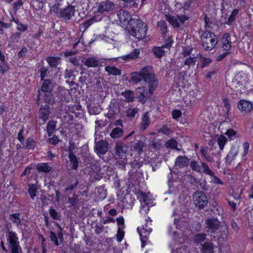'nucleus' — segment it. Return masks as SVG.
<instances>
[{"instance_id": "aec40b11", "label": "nucleus", "mask_w": 253, "mask_h": 253, "mask_svg": "<svg viewBox=\"0 0 253 253\" xmlns=\"http://www.w3.org/2000/svg\"><path fill=\"white\" fill-rule=\"evenodd\" d=\"M82 62L88 67H96L99 65V61L96 57H91L85 60H82Z\"/></svg>"}, {"instance_id": "6e6d98bb", "label": "nucleus", "mask_w": 253, "mask_h": 253, "mask_svg": "<svg viewBox=\"0 0 253 253\" xmlns=\"http://www.w3.org/2000/svg\"><path fill=\"white\" fill-rule=\"evenodd\" d=\"M40 73L41 80L42 81L45 80L44 78L47 76V75L49 73L48 68L42 66L41 68Z\"/></svg>"}, {"instance_id": "1a4fd4ad", "label": "nucleus", "mask_w": 253, "mask_h": 253, "mask_svg": "<svg viewBox=\"0 0 253 253\" xmlns=\"http://www.w3.org/2000/svg\"><path fill=\"white\" fill-rule=\"evenodd\" d=\"M237 107L242 112L249 113L253 110V103L252 102L242 99L237 103Z\"/></svg>"}, {"instance_id": "a19ab883", "label": "nucleus", "mask_w": 253, "mask_h": 253, "mask_svg": "<svg viewBox=\"0 0 253 253\" xmlns=\"http://www.w3.org/2000/svg\"><path fill=\"white\" fill-rule=\"evenodd\" d=\"M197 58L196 56L188 57L185 60V61L183 63V66L187 65L188 66V68H189V67L191 66H193L195 65V64L197 62Z\"/></svg>"}, {"instance_id": "8fccbe9b", "label": "nucleus", "mask_w": 253, "mask_h": 253, "mask_svg": "<svg viewBox=\"0 0 253 253\" xmlns=\"http://www.w3.org/2000/svg\"><path fill=\"white\" fill-rule=\"evenodd\" d=\"M109 108L110 109L109 110L108 113L106 114L105 116H107V118L111 119L113 118L116 115V106L114 104L113 105H110Z\"/></svg>"}, {"instance_id": "09e8293b", "label": "nucleus", "mask_w": 253, "mask_h": 253, "mask_svg": "<svg viewBox=\"0 0 253 253\" xmlns=\"http://www.w3.org/2000/svg\"><path fill=\"white\" fill-rule=\"evenodd\" d=\"M217 143L220 150L223 149L224 146L227 141V139L224 136L221 135L217 139Z\"/></svg>"}, {"instance_id": "bf43d9fd", "label": "nucleus", "mask_w": 253, "mask_h": 253, "mask_svg": "<svg viewBox=\"0 0 253 253\" xmlns=\"http://www.w3.org/2000/svg\"><path fill=\"white\" fill-rule=\"evenodd\" d=\"M149 146L153 149L158 150L161 148V144L160 142L156 141L155 139H153L149 143Z\"/></svg>"}, {"instance_id": "39448f33", "label": "nucleus", "mask_w": 253, "mask_h": 253, "mask_svg": "<svg viewBox=\"0 0 253 253\" xmlns=\"http://www.w3.org/2000/svg\"><path fill=\"white\" fill-rule=\"evenodd\" d=\"M192 197L194 206L198 210L203 209L208 204V198L203 191H196Z\"/></svg>"}, {"instance_id": "9b49d317", "label": "nucleus", "mask_w": 253, "mask_h": 253, "mask_svg": "<svg viewBox=\"0 0 253 253\" xmlns=\"http://www.w3.org/2000/svg\"><path fill=\"white\" fill-rule=\"evenodd\" d=\"M109 142L106 140L95 141V150L97 154L104 155L108 150Z\"/></svg>"}, {"instance_id": "ddd939ff", "label": "nucleus", "mask_w": 253, "mask_h": 253, "mask_svg": "<svg viewBox=\"0 0 253 253\" xmlns=\"http://www.w3.org/2000/svg\"><path fill=\"white\" fill-rule=\"evenodd\" d=\"M136 94L138 101L143 104H145L148 98L147 89L144 86L138 87L136 89Z\"/></svg>"}, {"instance_id": "f8f14e48", "label": "nucleus", "mask_w": 253, "mask_h": 253, "mask_svg": "<svg viewBox=\"0 0 253 253\" xmlns=\"http://www.w3.org/2000/svg\"><path fill=\"white\" fill-rule=\"evenodd\" d=\"M127 149L128 147L126 145L121 142H117L115 148V154L119 158L123 159L126 156Z\"/></svg>"}, {"instance_id": "f03ea898", "label": "nucleus", "mask_w": 253, "mask_h": 253, "mask_svg": "<svg viewBox=\"0 0 253 253\" xmlns=\"http://www.w3.org/2000/svg\"><path fill=\"white\" fill-rule=\"evenodd\" d=\"M127 28L129 35L139 41L144 39L146 37L147 26L139 19L131 20Z\"/></svg>"}, {"instance_id": "0eeeda50", "label": "nucleus", "mask_w": 253, "mask_h": 253, "mask_svg": "<svg viewBox=\"0 0 253 253\" xmlns=\"http://www.w3.org/2000/svg\"><path fill=\"white\" fill-rule=\"evenodd\" d=\"M145 138L142 134L134 135L133 144L131 145V149L133 151L136 152L140 155L143 152V149L145 147Z\"/></svg>"}, {"instance_id": "72a5a7b5", "label": "nucleus", "mask_w": 253, "mask_h": 253, "mask_svg": "<svg viewBox=\"0 0 253 253\" xmlns=\"http://www.w3.org/2000/svg\"><path fill=\"white\" fill-rule=\"evenodd\" d=\"M121 95L125 98L126 102H132L134 100V93L131 90H126L125 92H123Z\"/></svg>"}, {"instance_id": "bb28decb", "label": "nucleus", "mask_w": 253, "mask_h": 253, "mask_svg": "<svg viewBox=\"0 0 253 253\" xmlns=\"http://www.w3.org/2000/svg\"><path fill=\"white\" fill-rule=\"evenodd\" d=\"M139 53V49L136 48L134 49L132 52H131L129 54L122 56V59L124 60L136 59L138 57Z\"/></svg>"}, {"instance_id": "a211bd4d", "label": "nucleus", "mask_w": 253, "mask_h": 253, "mask_svg": "<svg viewBox=\"0 0 253 253\" xmlns=\"http://www.w3.org/2000/svg\"><path fill=\"white\" fill-rule=\"evenodd\" d=\"M189 159L186 156H178L175 162V166L178 168L187 167L189 165Z\"/></svg>"}, {"instance_id": "5fc2aeb1", "label": "nucleus", "mask_w": 253, "mask_h": 253, "mask_svg": "<svg viewBox=\"0 0 253 253\" xmlns=\"http://www.w3.org/2000/svg\"><path fill=\"white\" fill-rule=\"evenodd\" d=\"M123 159L119 160L117 163V165L118 168L121 170H125L126 166L127 164V160L125 158H123Z\"/></svg>"}, {"instance_id": "c85d7f7f", "label": "nucleus", "mask_w": 253, "mask_h": 253, "mask_svg": "<svg viewBox=\"0 0 253 253\" xmlns=\"http://www.w3.org/2000/svg\"><path fill=\"white\" fill-rule=\"evenodd\" d=\"M209 147L207 146L205 147H202L200 149V153L202 157H203L205 159V160L207 161L208 162H213V158L211 157L209 154Z\"/></svg>"}, {"instance_id": "20e7f679", "label": "nucleus", "mask_w": 253, "mask_h": 253, "mask_svg": "<svg viewBox=\"0 0 253 253\" xmlns=\"http://www.w3.org/2000/svg\"><path fill=\"white\" fill-rule=\"evenodd\" d=\"M201 42L202 47L207 51L213 49L217 43L215 35L209 31L203 32L201 36Z\"/></svg>"}, {"instance_id": "4be33fe9", "label": "nucleus", "mask_w": 253, "mask_h": 253, "mask_svg": "<svg viewBox=\"0 0 253 253\" xmlns=\"http://www.w3.org/2000/svg\"><path fill=\"white\" fill-rule=\"evenodd\" d=\"M68 157L71 164L72 165V169H77L79 166V160L76 155L74 154L72 150L69 151Z\"/></svg>"}, {"instance_id": "a878e982", "label": "nucleus", "mask_w": 253, "mask_h": 253, "mask_svg": "<svg viewBox=\"0 0 253 253\" xmlns=\"http://www.w3.org/2000/svg\"><path fill=\"white\" fill-rule=\"evenodd\" d=\"M201 251L203 253H213V246L211 242H205L201 244Z\"/></svg>"}, {"instance_id": "e2e57ef3", "label": "nucleus", "mask_w": 253, "mask_h": 253, "mask_svg": "<svg viewBox=\"0 0 253 253\" xmlns=\"http://www.w3.org/2000/svg\"><path fill=\"white\" fill-rule=\"evenodd\" d=\"M173 42V41L171 38V37H168V38L166 40L165 44L163 45L162 46L164 48H167L169 49L171 47Z\"/></svg>"}, {"instance_id": "9d476101", "label": "nucleus", "mask_w": 253, "mask_h": 253, "mask_svg": "<svg viewBox=\"0 0 253 253\" xmlns=\"http://www.w3.org/2000/svg\"><path fill=\"white\" fill-rule=\"evenodd\" d=\"M228 238V228L226 225L223 224L218 230V236L212 240L217 241L218 243L226 242Z\"/></svg>"}, {"instance_id": "6ab92c4d", "label": "nucleus", "mask_w": 253, "mask_h": 253, "mask_svg": "<svg viewBox=\"0 0 253 253\" xmlns=\"http://www.w3.org/2000/svg\"><path fill=\"white\" fill-rule=\"evenodd\" d=\"M238 147L235 146L232 147L231 150L225 158V163L228 165H230L236 156L238 154Z\"/></svg>"}, {"instance_id": "473e14b6", "label": "nucleus", "mask_w": 253, "mask_h": 253, "mask_svg": "<svg viewBox=\"0 0 253 253\" xmlns=\"http://www.w3.org/2000/svg\"><path fill=\"white\" fill-rule=\"evenodd\" d=\"M137 230L139 233L140 239L147 240L150 233L152 231V229L151 228H146L142 227L141 229L138 228Z\"/></svg>"}, {"instance_id": "58836bf2", "label": "nucleus", "mask_w": 253, "mask_h": 253, "mask_svg": "<svg viewBox=\"0 0 253 253\" xmlns=\"http://www.w3.org/2000/svg\"><path fill=\"white\" fill-rule=\"evenodd\" d=\"M44 100L46 103L51 105L55 102V97L51 92H46L44 95Z\"/></svg>"}, {"instance_id": "3c124183", "label": "nucleus", "mask_w": 253, "mask_h": 253, "mask_svg": "<svg viewBox=\"0 0 253 253\" xmlns=\"http://www.w3.org/2000/svg\"><path fill=\"white\" fill-rule=\"evenodd\" d=\"M176 145H177V141L173 138L168 140L165 144V146L167 148H170L173 149L176 147Z\"/></svg>"}, {"instance_id": "680f3d73", "label": "nucleus", "mask_w": 253, "mask_h": 253, "mask_svg": "<svg viewBox=\"0 0 253 253\" xmlns=\"http://www.w3.org/2000/svg\"><path fill=\"white\" fill-rule=\"evenodd\" d=\"M138 109H128L126 112V115L128 118H132L134 117L135 114L137 113Z\"/></svg>"}, {"instance_id": "a18cd8bd", "label": "nucleus", "mask_w": 253, "mask_h": 253, "mask_svg": "<svg viewBox=\"0 0 253 253\" xmlns=\"http://www.w3.org/2000/svg\"><path fill=\"white\" fill-rule=\"evenodd\" d=\"M49 7H50V12L51 13H53L56 16L58 17L59 10L60 9L59 8V6H60V4L59 2L56 3L53 5H51V4H49Z\"/></svg>"}, {"instance_id": "49530a36", "label": "nucleus", "mask_w": 253, "mask_h": 253, "mask_svg": "<svg viewBox=\"0 0 253 253\" xmlns=\"http://www.w3.org/2000/svg\"><path fill=\"white\" fill-rule=\"evenodd\" d=\"M239 13V9H234L229 18H228V20L225 22V24L227 25H231L235 20V17Z\"/></svg>"}, {"instance_id": "6e6552de", "label": "nucleus", "mask_w": 253, "mask_h": 253, "mask_svg": "<svg viewBox=\"0 0 253 253\" xmlns=\"http://www.w3.org/2000/svg\"><path fill=\"white\" fill-rule=\"evenodd\" d=\"M75 11V6L68 5L61 10L59 13L58 17L61 18L65 20H69L74 16Z\"/></svg>"}, {"instance_id": "dca6fc26", "label": "nucleus", "mask_w": 253, "mask_h": 253, "mask_svg": "<svg viewBox=\"0 0 253 253\" xmlns=\"http://www.w3.org/2000/svg\"><path fill=\"white\" fill-rule=\"evenodd\" d=\"M117 15L121 23H125L127 22L128 26H129L130 20L133 19L131 18L130 14L128 12L124 10L118 11Z\"/></svg>"}, {"instance_id": "2f4dec72", "label": "nucleus", "mask_w": 253, "mask_h": 253, "mask_svg": "<svg viewBox=\"0 0 253 253\" xmlns=\"http://www.w3.org/2000/svg\"><path fill=\"white\" fill-rule=\"evenodd\" d=\"M87 110L90 115H97L101 111L102 108L99 105H87Z\"/></svg>"}, {"instance_id": "052dcab7", "label": "nucleus", "mask_w": 253, "mask_h": 253, "mask_svg": "<svg viewBox=\"0 0 253 253\" xmlns=\"http://www.w3.org/2000/svg\"><path fill=\"white\" fill-rule=\"evenodd\" d=\"M72 77L73 80L75 79L76 76L73 74V70L66 69L65 70L64 78L65 79H70Z\"/></svg>"}, {"instance_id": "7c9ffc66", "label": "nucleus", "mask_w": 253, "mask_h": 253, "mask_svg": "<svg viewBox=\"0 0 253 253\" xmlns=\"http://www.w3.org/2000/svg\"><path fill=\"white\" fill-rule=\"evenodd\" d=\"M60 58L58 57L50 56L47 57L46 60L51 67H56L59 64Z\"/></svg>"}, {"instance_id": "774afa93", "label": "nucleus", "mask_w": 253, "mask_h": 253, "mask_svg": "<svg viewBox=\"0 0 253 253\" xmlns=\"http://www.w3.org/2000/svg\"><path fill=\"white\" fill-rule=\"evenodd\" d=\"M59 141L60 140L58 138L57 136L55 135H53L52 137L49 138L47 140V142L54 145L57 144Z\"/></svg>"}, {"instance_id": "4c0bfd02", "label": "nucleus", "mask_w": 253, "mask_h": 253, "mask_svg": "<svg viewBox=\"0 0 253 253\" xmlns=\"http://www.w3.org/2000/svg\"><path fill=\"white\" fill-rule=\"evenodd\" d=\"M201 168L202 169V170H201L202 172L210 176H213L214 172L210 169L207 163L201 162Z\"/></svg>"}, {"instance_id": "79ce46f5", "label": "nucleus", "mask_w": 253, "mask_h": 253, "mask_svg": "<svg viewBox=\"0 0 253 253\" xmlns=\"http://www.w3.org/2000/svg\"><path fill=\"white\" fill-rule=\"evenodd\" d=\"M28 193L30 196L31 198L33 200L36 196L37 192V187L36 184H29Z\"/></svg>"}, {"instance_id": "ea45409f", "label": "nucleus", "mask_w": 253, "mask_h": 253, "mask_svg": "<svg viewBox=\"0 0 253 253\" xmlns=\"http://www.w3.org/2000/svg\"><path fill=\"white\" fill-rule=\"evenodd\" d=\"M192 1L191 0H185L183 3L177 2L176 5L179 8L182 9L184 12L185 10H188L191 6Z\"/></svg>"}, {"instance_id": "de8ad7c7", "label": "nucleus", "mask_w": 253, "mask_h": 253, "mask_svg": "<svg viewBox=\"0 0 253 253\" xmlns=\"http://www.w3.org/2000/svg\"><path fill=\"white\" fill-rule=\"evenodd\" d=\"M189 164L192 170L199 173H202L201 169V165L200 166L197 161L193 160L190 162Z\"/></svg>"}, {"instance_id": "c03bdc74", "label": "nucleus", "mask_w": 253, "mask_h": 253, "mask_svg": "<svg viewBox=\"0 0 253 253\" xmlns=\"http://www.w3.org/2000/svg\"><path fill=\"white\" fill-rule=\"evenodd\" d=\"M158 26L160 28L162 34L165 36L166 33L168 32V26L167 23L163 20H161L158 22Z\"/></svg>"}, {"instance_id": "338daca9", "label": "nucleus", "mask_w": 253, "mask_h": 253, "mask_svg": "<svg viewBox=\"0 0 253 253\" xmlns=\"http://www.w3.org/2000/svg\"><path fill=\"white\" fill-rule=\"evenodd\" d=\"M124 236V232L122 231L121 226H118V233L117 235V241L121 242Z\"/></svg>"}, {"instance_id": "0e129e2a", "label": "nucleus", "mask_w": 253, "mask_h": 253, "mask_svg": "<svg viewBox=\"0 0 253 253\" xmlns=\"http://www.w3.org/2000/svg\"><path fill=\"white\" fill-rule=\"evenodd\" d=\"M193 49V48L192 47H183L182 54L184 57H187L188 56L189 57L190 55L192 53Z\"/></svg>"}, {"instance_id": "b1692460", "label": "nucleus", "mask_w": 253, "mask_h": 253, "mask_svg": "<svg viewBox=\"0 0 253 253\" xmlns=\"http://www.w3.org/2000/svg\"><path fill=\"white\" fill-rule=\"evenodd\" d=\"M151 120L148 116V112H145L143 114L142 118V122L140 124V129L144 131L149 126Z\"/></svg>"}, {"instance_id": "f704fd0d", "label": "nucleus", "mask_w": 253, "mask_h": 253, "mask_svg": "<svg viewBox=\"0 0 253 253\" xmlns=\"http://www.w3.org/2000/svg\"><path fill=\"white\" fill-rule=\"evenodd\" d=\"M37 145V142L32 137H29L27 139L26 144L23 146L25 149H32L34 150Z\"/></svg>"}, {"instance_id": "69168bd1", "label": "nucleus", "mask_w": 253, "mask_h": 253, "mask_svg": "<svg viewBox=\"0 0 253 253\" xmlns=\"http://www.w3.org/2000/svg\"><path fill=\"white\" fill-rule=\"evenodd\" d=\"M78 202V196L76 194H74L72 197L68 199V202L73 206L76 205Z\"/></svg>"}, {"instance_id": "5701e85b", "label": "nucleus", "mask_w": 253, "mask_h": 253, "mask_svg": "<svg viewBox=\"0 0 253 253\" xmlns=\"http://www.w3.org/2000/svg\"><path fill=\"white\" fill-rule=\"evenodd\" d=\"M56 124L57 121L52 120L47 123L46 131L49 137H50L53 133L56 130Z\"/></svg>"}, {"instance_id": "2eb2a0df", "label": "nucleus", "mask_w": 253, "mask_h": 253, "mask_svg": "<svg viewBox=\"0 0 253 253\" xmlns=\"http://www.w3.org/2000/svg\"><path fill=\"white\" fill-rule=\"evenodd\" d=\"M50 107L47 105H41L39 109V118L45 122L49 118L50 114Z\"/></svg>"}, {"instance_id": "13d9d810", "label": "nucleus", "mask_w": 253, "mask_h": 253, "mask_svg": "<svg viewBox=\"0 0 253 253\" xmlns=\"http://www.w3.org/2000/svg\"><path fill=\"white\" fill-rule=\"evenodd\" d=\"M223 102L224 103V107L225 108V114L224 115L225 117L228 116L230 109V105L228 99L226 98H223Z\"/></svg>"}, {"instance_id": "cd10ccee", "label": "nucleus", "mask_w": 253, "mask_h": 253, "mask_svg": "<svg viewBox=\"0 0 253 253\" xmlns=\"http://www.w3.org/2000/svg\"><path fill=\"white\" fill-rule=\"evenodd\" d=\"M7 241L10 246L19 243L16 234L12 231H8Z\"/></svg>"}, {"instance_id": "f3484780", "label": "nucleus", "mask_w": 253, "mask_h": 253, "mask_svg": "<svg viewBox=\"0 0 253 253\" xmlns=\"http://www.w3.org/2000/svg\"><path fill=\"white\" fill-rule=\"evenodd\" d=\"M43 83L41 87V91L44 92H51L54 88V83L51 80H42Z\"/></svg>"}, {"instance_id": "393cba45", "label": "nucleus", "mask_w": 253, "mask_h": 253, "mask_svg": "<svg viewBox=\"0 0 253 253\" xmlns=\"http://www.w3.org/2000/svg\"><path fill=\"white\" fill-rule=\"evenodd\" d=\"M9 219L13 224H16L17 227L21 225L22 219L21 218V214L19 212L10 214Z\"/></svg>"}, {"instance_id": "423d86ee", "label": "nucleus", "mask_w": 253, "mask_h": 253, "mask_svg": "<svg viewBox=\"0 0 253 253\" xmlns=\"http://www.w3.org/2000/svg\"><path fill=\"white\" fill-rule=\"evenodd\" d=\"M166 20L174 28H178L181 24H183L185 21L189 19V17L186 15L173 16L170 14L166 15Z\"/></svg>"}, {"instance_id": "c9c22d12", "label": "nucleus", "mask_w": 253, "mask_h": 253, "mask_svg": "<svg viewBox=\"0 0 253 253\" xmlns=\"http://www.w3.org/2000/svg\"><path fill=\"white\" fill-rule=\"evenodd\" d=\"M105 71L109 74L117 76L121 74V71L115 66H107L105 67Z\"/></svg>"}, {"instance_id": "603ef678", "label": "nucleus", "mask_w": 253, "mask_h": 253, "mask_svg": "<svg viewBox=\"0 0 253 253\" xmlns=\"http://www.w3.org/2000/svg\"><path fill=\"white\" fill-rule=\"evenodd\" d=\"M11 253H22V250L20 243L10 245Z\"/></svg>"}, {"instance_id": "e433bc0d", "label": "nucleus", "mask_w": 253, "mask_h": 253, "mask_svg": "<svg viewBox=\"0 0 253 253\" xmlns=\"http://www.w3.org/2000/svg\"><path fill=\"white\" fill-rule=\"evenodd\" d=\"M123 129L120 127H117L114 128L110 133V136L113 138H118L123 135Z\"/></svg>"}, {"instance_id": "864d4df0", "label": "nucleus", "mask_w": 253, "mask_h": 253, "mask_svg": "<svg viewBox=\"0 0 253 253\" xmlns=\"http://www.w3.org/2000/svg\"><path fill=\"white\" fill-rule=\"evenodd\" d=\"M206 237L205 233H199L195 236L194 241L197 243H200L206 239Z\"/></svg>"}, {"instance_id": "c756f323", "label": "nucleus", "mask_w": 253, "mask_h": 253, "mask_svg": "<svg viewBox=\"0 0 253 253\" xmlns=\"http://www.w3.org/2000/svg\"><path fill=\"white\" fill-rule=\"evenodd\" d=\"M152 52L156 57L161 58L164 56L165 51L162 46H155L152 48Z\"/></svg>"}, {"instance_id": "412c9836", "label": "nucleus", "mask_w": 253, "mask_h": 253, "mask_svg": "<svg viewBox=\"0 0 253 253\" xmlns=\"http://www.w3.org/2000/svg\"><path fill=\"white\" fill-rule=\"evenodd\" d=\"M36 169L38 171L48 173L52 170V167L47 163H40L36 165Z\"/></svg>"}, {"instance_id": "f257e3e1", "label": "nucleus", "mask_w": 253, "mask_h": 253, "mask_svg": "<svg viewBox=\"0 0 253 253\" xmlns=\"http://www.w3.org/2000/svg\"><path fill=\"white\" fill-rule=\"evenodd\" d=\"M142 80L149 84V93L152 94L157 86L158 81L154 74L149 72V67H144L140 72L131 74L130 80L134 84H137Z\"/></svg>"}, {"instance_id": "4d7b16f0", "label": "nucleus", "mask_w": 253, "mask_h": 253, "mask_svg": "<svg viewBox=\"0 0 253 253\" xmlns=\"http://www.w3.org/2000/svg\"><path fill=\"white\" fill-rule=\"evenodd\" d=\"M49 237L50 240L54 243L55 246H59V243L58 240V237L56 233L53 231H50L49 233Z\"/></svg>"}, {"instance_id": "37998d69", "label": "nucleus", "mask_w": 253, "mask_h": 253, "mask_svg": "<svg viewBox=\"0 0 253 253\" xmlns=\"http://www.w3.org/2000/svg\"><path fill=\"white\" fill-rule=\"evenodd\" d=\"M49 213L50 216L54 220L61 219V214L58 212L53 207H50L49 210Z\"/></svg>"}, {"instance_id": "7ed1b4c3", "label": "nucleus", "mask_w": 253, "mask_h": 253, "mask_svg": "<svg viewBox=\"0 0 253 253\" xmlns=\"http://www.w3.org/2000/svg\"><path fill=\"white\" fill-rule=\"evenodd\" d=\"M206 231L211 240L215 239L218 236V230L222 226L220 221L216 217H209L205 220Z\"/></svg>"}, {"instance_id": "4468645a", "label": "nucleus", "mask_w": 253, "mask_h": 253, "mask_svg": "<svg viewBox=\"0 0 253 253\" xmlns=\"http://www.w3.org/2000/svg\"><path fill=\"white\" fill-rule=\"evenodd\" d=\"M114 8V3L112 1L106 0L102 1L99 4L97 11L98 13H103L104 12L112 11Z\"/></svg>"}]
</instances>
